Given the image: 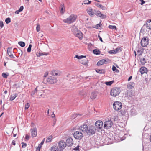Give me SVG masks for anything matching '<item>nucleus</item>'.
Returning a JSON list of instances; mask_svg holds the SVG:
<instances>
[{
    "instance_id": "1",
    "label": "nucleus",
    "mask_w": 151,
    "mask_h": 151,
    "mask_svg": "<svg viewBox=\"0 0 151 151\" xmlns=\"http://www.w3.org/2000/svg\"><path fill=\"white\" fill-rule=\"evenodd\" d=\"M96 10H88V13L89 15L91 17H93L95 15H96L102 19H105L106 18L105 15L102 14L101 12Z\"/></svg>"
},
{
    "instance_id": "2",
    "label": "nucleus",
    "mask_w": 151,
    "mask_h": 151,
    "mask_svg": "<svg viewBox=\"0 0 151 151\" xmlns=\"http://www.w3.org/2000/svg\"><path fill=\"white\" fill-rule=\"evenodd\" d=\"M77 18V16L74 14H71L66 19H64L63 21L65 23L71 24L74 22Z\"/></svg>"
},
{
    "instance_id": "3",
    "label": "nucleus",
    "mask_w": 151,
    "mask_h": 151,
    "mask_svg": "<svg viewBox=\"0 0 151 151\" xmlns=\"http://www.w3.org/2000/svg\"><path fill=\"white\" fill-rule=\"evenodd\" d=\"M120 89L119 88H112L110 92V95L116 97L118 95L120 92Z\"/></svg>"
},
{
    "instance_id": "4",
    "label": "nucleus",
    "mask_w": 151,
    "mask_h": 151,
    "mask_svg": "<svg viewBox=\"0 0 151 151\" xmlns=\"http://www.w3.org/2000/svg\"><path fill=\"white\" fill-rule=\"evenodd\" d=\"M122 103L119 101H115L113 104V108L115 110H119L122 108Z\"/></svg>"
},
{
    "instance_id": "5",
    "label": "nucleus",
    "mask_w": 151,
    "mask_h": 151,
    "mask_svg": "<svg viewBox=\"0 0 151 151\" xmlns=\"http://www.w3.org/2000/svg\"><path fill=\"white\" fill-rule=\"evenodd\" d=\"M113 125V122L110 120L105 122L104 127L105 129H109Z\"/></svg>"
},
{
    "instance_id": "6",
    "label": "nucleus",
    "mask_w": 151,
    "mask_h": 151,
    "mask_svg": "<svg viewBox=\"0 0 151 151\" xmlns=\"http://www.w3.org/2000/svg\"><path fill=\"white\" fill-rule=\"evenodd\" d=\"M73 136L75 139L79 140L81 139L83 136V133L81 132L78 131L75 132Z\"/></svg>"
},
{
    "instance_id": "7",
    "label": "nucleus",
    "mask_w": 151,
    "mask_h": 151,
    "mask_svg": "<svg viewBox=\"0 0 151 151\" xmlns=\"http://www.w3.org/2000/svg\"><path fill=\"white\" fill-rule=\"evenodd\" d=\"M149 39L147 37H143L141 40V44L142 47L147 46L148 44Z\"/></svg>"
},
{
    "instance_id": "8",
    "label": "nucleus",
    "mask_w": 151,
    "mask_h": 151,
    "mask_svg": "<svg viewBox=\"0 0 151 151\" xmlns=\"http://www.w3.org/2000/svg\"><path fill=\"white\" fill-rule=\"evenodd\" d=\"M88 127L86 124H84L80 126L78 128V129L83 133H86L88 132Z\"/></svg>"
},
{
    "instance_id": "9",
    "label": "nucleus",
    "mask_w": 151,
    "mask_h": 151,
    "mask_svg": "<svg viewBox=\"0 0 151 151\" xmlns=\"http://www.w3.org/2000/svg\"><path fill=\"white\" fill-rule=\"evenodd\" d=\"M96 129L93 126H91L90 127L89 129H88V132H87V133L88 135H90L91 134L92 135L93 134H94L95 133Z\"/></svg>"
},
{
    "instance_id": "10",
    "label": "nucleus",
    "mask_w": 151,
    "mask_h": 151,
    "mask_svg": "<svg viewBox=\"0 0 151 151\" xmlns=\"http://www.w3.org/2000/svg\"><path fill=\"white\" fill-rule=\"evenodd\" d=\"M47 81L50 84H53L55 83L57 81V79L54 77L52 76H50L47 79Z\"/></svg>"
},
{
    "instance_id": "11",
    "label": "nucleus",
    "mask_w": 151,
    "mask_h": 151,
    "mask_svg": "<svg viewBox=\"0 0 151 151\" xmlns=\"http://www.w3.org/2000/svg\"><path fill=\"white\" fill-rule=\"evenodd\" d=\"M145 27L149 30H151V19L146 22L145 24H144L142 27L141 30H142L143 28H145Z\"/></svg>"
},
{
    "instance_id": "12",
    "label": "nucleus",
    "mask_w": 151,
    "mask_h": 151,
    "mask_svg": "<svg viewBox=\"0 0 151 151\" xmlns=\"http://www.w3.org/2000/svg\"><path fill=\"white\" fill-rule=\"evenodd\" d=\"M58 146L60 148L63 149L66 147L67 145L64 141L62 140L59 142Z\"/></svg>"
},
{
    "instance_id": "13",
    "label": "nucleus",
    "mask_w": 151,
    "mask_h": 151,
    "mask_svg": "<svg viewBox=\"0 0 151 151\" xmlns=\"http://www.w3.org/2000/svg\"><path fill=\"white\" fill-rule=\"evenodd\" d=\"M66 143L68 147L72 146L73 144V139L71 138H68L66 140Z\"/></svg>"
},
{
    "instance_id": "14",
    "label": "nucleus",
    "mask_w": 151,
    "mask_h": 151,
    "mask_svg": "<svg viewBox=\"0 0 151 151\" xmlns=\"http://www.w3.org/2000/svg\"><path fill=\"white\" fill-rule=\"evenodd\" d=\"M31 134L32 137L36 136L37 134V130L36 127H34L30 129Z\"/></svg>"
},
{
    "instance_id": "15",
    "label": "nucleus",
    "mask_w": 151,
    "mask_h": 151,
    "mask_svg": "<svg viewBox=\"0 0 151 151\" xmlns=\"http://www.w3.org/2000/svg\"><path fill=\"white\" fill-rule=\"evenodd\" d=\"M12 47H9L7 49V54L11 58H15L12 54V52L14 53L13 51H12Z\"/></svg>"
},
{
    "instance_id": "16",
    "label": "nucleus",
    "mask_w": 151,
    "mask_h": 151,
    "mask_svg": "<svg viewBox=\"0 0 151 151\" xmlns=\"http://www.w3.org/2000/svg\"><path fill=\"white\" fill-rule=\"evenodd\" d=\"M103 125V122L102 121H97L95 123V126L97 128L99 129L101 128Z\"/></svg>"
},
{
    "instance_id": "17",
    "label": "nucleus",
    "mask_w": 151,
    "mask_h": 151,
    "mask_svg": "<svg viewBox=\"0 0 151 151\" xmlns=\"http://www.w3.org/2000/svg\"><path fill=\"white\" fill-rule=\"evenodd\" d=\"M74 35L81 40L82 39L83 37L82 33L80 31H78Z\"/></svg>"
},
{
    "instance_id": "18",
    "label": "nucleus",
    "mask_w": 151,
    "mask_h": 151,
    "mask_svg": "<svg viewBox=\"0 0 151 151\" xmlns=\"http://www.w3.org/2000/svg\"><path fill=\"white\" fill-rule=\"evenodd\" d=\"M147 68L145 67H142L140 69V72L142 75L145 73H147Z\"/></svg>"
},
{
    "instance_id": "19",
    "label": "nucleus",
    "mask_w": 151,
    "mask_h": 151,
    "mask_svg": "<svg viewBox=\"0 0 151 151\" xmlns=\"http://www.w3.org/2000/svg\"><path fill=\"white\" fill-rule=\"evenodd\" d=\"M72 31L74 35H75V34L78 32V31H80L78 29V28L75 26H73L72 27Z\"/></svg>"
},
{
    "instance_id": "20",
    "label": "nucleus",
    "mask_w": 151,
    "mask_h": 151,
    "mask_svg": "<svg viewBox=\"0 0 151 151\" xmlns=\"http://www.w3.org/2000/svg\"><path fill=\"white\" fill-rule=\"evenodd\" d=\"M96 71L100 74L104 73L105 72V70L103 69H97L96 70Z\"/></svg>"
},
{
    "instance_id": "21",
    "label": "nucleus",
    "mask_w": 151,
    "mask_h": 151,
    "mask_svg": "<svg viewBox=\"0 0 151 151\" xmlns=\"http://www.w3.org/2000/svg\"><path fill=\"white\" fill-rule=\"evenodd\" d=\"M51 151H60V150L57 146H54L51 148Z\"/></svg>"
},
{
    "instance_id": "22",
    "label": "nucleus",
    "mask_w": 151,
    "mask_h": 151,
    "mask_svg": "<svg viewBox=\"0 0 151 151\" xmlns=\"http://www.w3.org/2000/svg\"><path fill=\"white\" fill-rule=\"evenodd\" d=\"M97 96V94L95 92H92L91 93L90 98L92 99H95Z\"/></svg>"
},
{
    "instance_id": "23",
    "label": "nucleus",
    "mask_w": 151,
    "mask_h": 151,
    "mask_svg": "<svg viewBox=\"0 0 151 151\" xmlns=\"http://www.w3.org/2000/svg\"><path fill=\"white\" fill-rule=\"evenodd\" d=\"M17 94L16 93H14L10 95V101H12L14 100L17 97Z\"/></svg>"
},
{
    "instance_id": "24",
    "label": "nucleus",
    "mask_w": 151,
    "mask_h": 151,
    "mask_svg": "<svg viewBox=\"0 0 151 151\" xmlns=\"http://www.w3.org/2000/svg\"><path fill=\"white\" fill-rule=\"evenodd\" d=\"M88 62V60L86 58L85 59L83 60H82L80 61V63L81 64L84 65H86L87 64Z\"/></svg>"
},
{
    "instance_id": "25",
    "label": "nucleus",
    "mask_w": 151,
    "mask_h": 151,
    "mask_svg": "<svg viewBox=\"0 0 151 151\" xmlns=\"http://www.w3.org/2000/svg\"><path fill=\"white\" fill-rule=\"evenodd\" d=\"M93 52L96 55H99L101 53L100 51L98 49H95L93 50Z\"/></svg>"
},
{
    "instance_id": "26",
    "label": "nucleus",
    "mask_w": 151,
    "mask_h": 151,
    "mask_svg": "<svg viewBox=\"0 0 151 151\" xmlns=\"http://www.w3.org/2000/svg\"><path fill=\"white\" fill-rule=\"evenodd\" d=\"M52 135L49 136L46 139V142L47 143L51 142L52 139Z\"/></svg>"
},
{
    "instance_id": "27",
    "label": "nucleus",
    "mask_w": 151,
    "mask_h": 151,
    "mask_svg": "<svg viewBox=\"0 0 151 151\" xmlns=\"http://www.w3.org/2000/svg\"><path fill=\"white\" fill-rule=\"evenodd\" d=\"M37 88V87L35 88V89L33 90L31 92V95L33 97H34V95L37 93L38 91Z\"/></svg>"
},
{
    "instance_id": "28",
    "label": "nucleus",
    "mask_w": 151,
    "mask_h": 151,
    "mask_svg": "<svg viewBox=\"0 0 151 151\" xmlns=\"http://www.w3.org/2000/svg\"><path fill=\"white\" fill-rule=\"evenodd\" d=\"M140 62L141 64L142 65H144L146 63V60L145 58H141L140 59Z\"/></svg>"
},
{
    "instance_id": "29",
    "label": "nucleus",
    "mask_w": 151,
    "mask_h": 151,
    "mask_svg": "<svg viewBox=\"0 0 151 151\" xmlns=\"http://www.w3.org/2000/svg\"><path fill=\"white\" fill-rule=\"evenodd\" d=\"M134 84L133 82H130V84L128 85V88H130V89H132L134 88Z\"/></svg>"
},
{
    "instance_id": "30",
    "label": "nucleus",
    "mask_w": 151,
    "mask_h": 151,
    "mask_svg": "<svg viewBox=\"0 0 151 151\" xmlns=\"http://www.w3.org/2000/svg\"><path fill=\"white\" fill-rule=\"evenodd\" d=\"M18 44L22 47H24L25 45V44L24 42L23 41H19L18 42Z\"/></svg>"
},
{
    "instance_id": "31",
    "label": "nucleus",
    "mask_w": 151,
    "mask_h": 151,
    "mask_svg": "<svg viewBox=\"0 0 151 151\" xmlns=\"http://www.w3.org/2000/svg\"><path fill=\"white\" fill-rule=\"evenodd\" d=\"M104 64L103 59L99 60L97 63V65L100 66Z\"/></svg>"
},
{
    "instance_id": "32",
    "label": "nucleus",
    "mask_w": 151,
    "mask_h": 151,
    "mask_svg": "<svg viewBox=\"0 0 151 151\" xmlns=\"http://www.w3.org/2000/svg\"><path fill=\"white\" fill-rule=\"evenodd\" d=\"M91 2V1H90L89 0H85L83 1V3H82V5L83 4H90Z\"/></svg>"
},
{
    "instance_id": "33",
    "label": "nucleus",
    "mask_w": 151,
    "mask_h": 151,
    "mask_svg": "<svg viewBox=\"0 0 151 151\" xmlns=\"http://www.w3.org/2000/svg\"><path fill=\"white\" fill-rule=\"evenodd\" d=\"M114 82V81H111L106 82L105 83L107 85L110 86Z\"/></svg>"
},
{
    "instance_id": "34",
    "label": "nucleus",
    "mask_w": 151,
    "mask_h": 151,
    "mask_svg": "<svg viewBox=\"0 0 151 151\" xmlns=\"http://www.w3.org/2000/svg\"><path fill=\"white\" fill-rule=\"evenodd\" d=\"M134 94H135V93H134V91H133L132 90H131L130 91L129 93V96H134Z\"/></svg>"
},
{
    "instance_id": "35",
    "label": "nucleus",
    "mask_w": 151,
    "mask_h": 151,
    "mask_svg": "<svg viewBox=\"0 0 151 151\" xmlns=\"http://www.w3.org/2000/svg\"><path fill=\"white\" fill-rule=\"evenodd\" d=\"M86 57V56H83V55L78 56V55H76L75 57L78 59H81L83 58H85V57Z\"/></svg>"
},
{
    "instance_id": "36",
    "label": "nucleus",
    "mask_w": 151,
    "mask_h": 151,
    "mask_svg": "<svg viewBox=\"0 0 151 151\" xmlns=\"http://www.w3.org/2000/svg\"><path fill=\"white\" fill-rule=\"evenodd\" d=\"M109 28L111 29H116V28L115 26L109 25L108 27Z\"/></svg>"
},
{
    "instance_id": "37",
    "label": "nucleus",
    "mask_w": 151,
    "mask_h": 151,
    "mask_svg": "<svg viewBox=\"0 0 151 151\" xmlns=\"http://www.w3.org/2000/svg\"><path fill=\"white\" fill-rule=\"evenodd\" d=\"M112 70L113 71H115L116 72H119V70L118 69H116V68L114 65H113L112 68Z\"/></svg>"
},
{
    "instance_id": "38",
    "label": "nucleus",
    "mask_w": 151,
    "mask_h": 151,
    "mask_svg": "<svg viewBox=\"0 0 151 151\" xmlns=\"http://www.w3.org/2000/svg\"><path fill=\"white\" fill-rule=\"evenodd\" d=\"M52 74L53 76H58V73L56 71H54L52 72Z\"/></svg>"
},
{
    "instance_id": "39",
    "label": "nucleus",
    "mask_w": 151,
    "mask_h": 151,
    "mask_svg": "<svg viewBox=\"0 0 151 151\" xmlns=\"http://www.w3.org/2000/svg\"><path fill=\"white\" fill-rule=\"evenodd\" d=\"M8 75V73L7 74L5 73H3L2 74V76L3 77L5 78H6L7 77Z\"/></svg>"
},
{
    "instance_id": "40",
    "label": "nucleus",
    "mask_w": 151,
    "mask_h": 151,
    "mask_svg": "<svg viewBox=\"0 0 151 151\" xmlns=\"http://www.w3.org/2000/svg\"><path fill=\"white\" fill-rule=\"evenodd\" d=\"M5 22L6 24H8L11 22V19L9 18H7L5 19Z\"/></svg>"
},
{
    "instance_id": "41",
    "label": "nucleus",
    "mask_w": 151,
    "mask_h": 151,
    "mask_svg": "<svg viewBox=\"0 0 151 151\" xmlns=\"http://www.w3.org/2000/svg\"><path fill=\"white\" fill-rule=\"evenodd\" d=\"M103 60L104 61V63H109L110 61V60L109 59H103Z\"/></svg>"
},
{
    "instance_id": "42",
    "label": "nucleus",
    "mask_w": 151,
    "mask_h": 151,
    "mask_svg": "<svg viewBox=\"0 0 151 151\" xmlns=\"http://www.w3.org/2000/svg\"><path fill=\"white\" fill-rule=\"evenodd\" d=\"M30 105L28 103H27L25 105V110L27 109L29 107Z\"/></svg>"
},
{
    "instance_id": "43",
    "label": "nucleus",
    "mask_w": 151,
    "mask_h": 151,
    "mask_svg": "<svg viewBox=\"0 0 151 151\" xmlns=\"http://www.w3.org/2000/svg\"><path fill=\"white\" fill-rule=\"evenodd\" d=\"M97 6L99 8L102 9H104V7H103L101 5L99 4H97Z\"/></svg>"
},
{
    "instance_id": "44",
    "label": "nucleus",
    "mask_w": 151,
    "mask_h": 151,
    "mask_svg": "<svg viewBox=\"0 0 151 151\" xmlns=\"http://www.w3.org/2000/svg\"><path fill=\"white\" fill-rule=\"evenodd\" d=\"M65 7L64 6L63 4L62 3L61 4L60 6V9H64Z\"/></svg>"
},
{
    "instance_id": "45",
    "label": "nucleus",
    "mask_w": 151,
    "mask_h": 151,
    "mask_svg": "<svg viewBox=\"0 0 151 151\" xmlns=\"http://www.w3.org/2000/svg\"><path fill=\"white\" fill-rule=\"evenodd\" d=\"M40 30V25L37 24L36 27V30L38 32H39Z\"/></svg>"
},
{
    "instance_id": "46",
    "label": "nucleus",
    "mask_w": 151,
    "mask_h": 151,
    "mask_svg": "<svg viewBox=\"0 0 151 151\" xmlns=\"http://www.w3.org/2000/svg\"><path fill=\"white\" fill-rule=\"evenodd\" d=\"M101 25V22H100V23H99L98 24H97L96 25V27H95L97 29H99V27H100Z\"/></svg>"
},
{
    "instance_id": "47",
    "label": "nucleus",
    "mask_w": 151,
    "mask_h": 151,
    "mask_svg": "<svg viewBox=\"0 0 151 151\" xmlns=\"http://www.w3.org/2000/svg\"><path fill=\"white\" fill-rule=\"evenodd\" d=\"M22 148H25L26 147V146H27L26 143H24L23 142H22Z\"/></svg>"
},
{
    "instance_id": "48",
    "label": "nucleus",
    "mask_w": 151,
    "mask_h": 151,
    "mask_svg": "<svg viewBox=\"0 0 151 151\" xmlns=\"http://www.w3.org/2000/svg\"><path fill=\"white\" fill-rule=\"evenodd\" d=\"M41 56L44 55H47L48 54V53H45V52H40Z\"/></svg>"
},
{
    "instance_id": "49",
    "label": "nucleus",
    "mask_w": 151,
    "mask_h": 151,
    "mask_svg": "<svg viewBox=\"0 0 151 151\" xmlns=\"http://www.w3.org/2000/svg\"><path fill=\"white\" fill-rule=\"evenodd\" d=\"M79 146L78 145V146H77L76 147L74 148L73 149V150L75 151L78 150H79Z\"/></svg>"
},
{
    "instance_id": "50",
    "label": "nucleus",
    "mask_w": 151,
    "mask_h": 151,
    "mask_svg": "<svg viewBox=\"0 0 151 151\" xmlns=\"http://www.w3.org/2000/svg\"><path fill=\"white\" fill-rule=\"evenodd\" d=\"M22 10H17L15 12V14H19L20 12L22 11Z\"/></svg>"
},
{
    "instance_id": "51",
    "label": "nucleus",
    "mask_w": 151,
    "mask_h": 151,
    "mask_svg": "<svg viewBox=\"0 0 151 151\" xmlns=\"http://www.w3.org/2000/svg\"><path fill=\"white\" fill-rule=\"evenodd\" d=\"M4 26V24L3 22H0V27L1 28H2Z\"/></svg>"
},
{
    "instance_id": "52",
    "label": "nucleus",
    "mask_w": 151,
    "mask_h": 151,
    "mask_svg": "<svg viewBox=\"0 0 151 151\" xmlns=\"http://www.w3.org/2000/svg\"><path fill=\"white\" fill-rule=\"evenodd\" d=\"M31 48L28 47V48L27 49V52L28 53L30 52L31 51Z\"/></svg>"
},
{
    "instance_id": "53",
    "label": "nucleus",
    "mask_w": 151,
    "mask_h": 151,
    "mask_svg": "<svg viewBox=\"0 0 151 151\" xmlns=\"http://www.w3.org/2000/svg\"><path fill=\"white\" fill-rule=\"evenodd\" d=\"M139 1L141 2V5H142L143 4H144L145 3V2L144 1V0H139Z\"/></svg>"
},
{
    "instance_id": "54",
    "label": "nucleus",
    "mask_w": 151,
    "mask_h": 151,
    "mask_svg": "<svg viewBox=\"0 0 151 151\" xmlns=\"http://www.w3.org/2000/svg\"><path fill=\"white\" fill-rule=\"evenodd\" d=\"M65 10H60V12L61 14H63L65 12Z\"/></svg>"
},
{
    "instance_id": "55",
    "label": "nucleus",
    "mask_w": 151,
    "mask_h": 151,
    "mask_svg": "<svg viewBox=\"0 0 151 151\" xmlns=\"http://www.w3.org/2000/svg\"><path fill=\"white\" fill-rule=\"evenodd\" d=\"M25 138L27 140H28L29 138V136L28 135H26Z\"/></svg>"
},
{
    "instance_id": "56",
    "label": "nucleus",
    "mask_w": 151,
    "mask_h": 151,
    "mask_svg": "<svg viewBox=\"0 0 151 151\" xmlns=\"http://www.w3.org/2000/svg\"><path fill=\"white\" fill-rule=\"evenodd\" d=\"M119 48H116L115 50H114V51H115V53H117L118 51L119 50Z\"/></svg>"
},
{
    "instance_id": "57",
    "label": "nucleus",
    "mask_w": 151,
    "mask_h": 151,
    "mask_svg": "<svg viewBox=\"0 0 151 151\" xmlns=\"http://www.w3.org/2000/svg\"><path fill=\"white\" fill-rule=\"evenodd\" d=\"M48 73L47 72H46L44 76V77H47V76L48 75Z\"/></svg>"
},
{
    "instance_id": "58",
    "label": "nucleus",
    "mask_w": 151,
    "mask_h": 151,
    "mask_svg": "<svg viewBox=\"0 0 151 151\" xmlns=\"http://www.w3.org/2000/svg\"><path fill=\"white\" fill-rule=\"evenodd\" d=\"M110 53H116L114 50H111L109 51Z\"/></svg>"
},
{
    "instance_id": "59",
    "label": "nucleus",
    "mask_w": 151,
    "mask_h": 151,
    "mask_svg": "<svg viewBox=\"0 0 151 151\" xmlns=\"http://www.w3.org/2000/svg\"><path fill=\"white\" fill-rule=\"evenodd\" d=\"M92 77L91 76H88L86 77L85 78L86 79H89V80Z\"/></svg>"
},
{
    "instance_id": "60",
    "label": "nucleus",
    "mask_w": 151,
    "mask_h": 151,
    "mask_svg": "<svg viewBox=\"0 0 151 151\" xmlns=\"http://www.w3.org/2000/svg\"><path fill=\"white\" fill-rule=\"evenodd\" d=\"M45 139L44 138L43 139V140L41 142V143H40V145H42L43 143H44V141H45Z\"/></svg>"
},
{
    "instance_id": "61",
    "label": "nucleus",
    "mask_w": 151,
    "mask_h": 151,
    "mask_svg": "<svg viewBox=\"0 0 151 151\" xmlns=\"http://www.w3.org/2000/svg\"><path fill=\"white\" fill-rule=\"evenodd\" d=\"M12 145H15L16 144L15 141L14 140H13L12 142Z\"/></svg>"
},
{
    "instance_id": "62",
    "label": "nucleus",
    "mask_w": 151,
    "mask_h": 151,
    "mask_svg": "<svg viewBox=\"0 0 151 151\" xmlns=\"http://www.w3.org/2000/svg\"><path fill=\"white\" fill-rule=\"evenodd\" d=\"M41 147V145H40V144H39L38 146V148H39L38 151H40V148Z\"/></svg>"
},
{
    "instance_id": "63",
    "label": "nucleus",
    "mask_w": 151,
    "mask_h": 151,
    "mask_svg": "<svg viewBox=\"0 0 151 151\" xmlns=\"http://www.w3.org/2000/svg\"><path fill=\"white\" fill-rule=\"evenodd\" d=\"M98 37L99 38L100 40L102 42H103V40L101 37L99 35H98Z\"/></svg>"
},
{
    "instance_id": "64",
    "label": "nucleus",
    "mask_w": 151,
    "mask_h": 151,
    "mask_svg": "<svg viewBox=\"0 0 151 151\" xmlns=\"http://www.w3.org/2000/svg\"><path fill=\"white\" fill-rule=\"evenodd\" d=\"M147 8H149V7H150V8L151 9V4H148V5H147Z\"/></svg>"
}]
</instances>
